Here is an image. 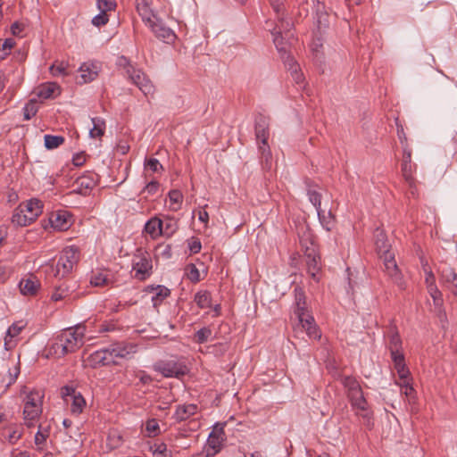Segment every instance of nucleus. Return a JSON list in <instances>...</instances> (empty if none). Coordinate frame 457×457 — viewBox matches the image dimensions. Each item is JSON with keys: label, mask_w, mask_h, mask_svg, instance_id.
<instances>
[{"label": "nucleus", "mask_w": 457, "mask_h": 457, "mask_svg": "<svg viewBox=\"0 0 457 457\" xmlns=\"http://www.w3.org/2000/svg\"><path fill=\"white\" fill-rule=\"evenodd\" d=\"M316 24L320 32L329 26V15L325 11L324 4L320 2H318L316 5Z\"/></svg>", "instance_id": "c85d7f7f"}, {"label": "nucleus", "mask_w": 457, "mask_h": 457, "mask_svg": "<svg viewBox=\"0 0 457 457\" xmlns=\"http://www.w3.org/2000/svg\"><path fill=\"white\" fill-rule=\"evenodd\" d=\"M93 128L89 130V136L92 138H98L104 136L105 130V122L100 118H92Z\"/></svg>", "instance_id": "4c0bfd02"}, {"label": "nucleus", "mask_w": 457, "mask_h": 457, "mask_svg": "<svg viewBox=\"0 0 457 457\" xmlns=\"http://www.w3.org/2000/svg\"><path fill=\"white\" fill-rule=\"evenodd\" d=\"M297 319L299 322L295 328L296 334L305 331L306 335L311 339L319 340L320 338L321 335L312 316L306 314Z\"/></svg>", "instance_id": "9d476101"}, {"label": "nucleus", "mask_w": 457, "mask_h": 457, "mask_svg": "<svg viewBox=\"0 0 457 457\" xmlns=\"http://www.w3.org/2000/svg\"><path fill=\"white\" fill-rule=\"evenodd\" d=\"M319 216V220L326 230L330 231L335 224L334 217L329 211L328 213L324 210H320V212H317Z\"/></svg>", "instance_id": "37998d69"}, {"label": "nucleus", "mask_w": 457, "mask_h": 457, "mask_svg": "<svg viewBox=\"0 0 457 457\" xmlns=\"http://www.w3.org/2000/svg\"><path fill=\"white\" fill-rule=\"evenodd\" d=\"M197 306L201 309L209 308L212 305L211 293L208 291H199L195 295L194 298Z\"/></svg>", "instance_id": "ea45409f"}, {"label": "nucleus", "mask_w": 457, "mask_h": 457, "mask_svg": "<svg viewBox=\"0 0 457 457\" xmlns=\"http://www.w3.org/2000/svg\"><path fill=\"white\" fill-rule=\"evenodd\" d=\"M127 73L132 83L135 84L145 96L154 94V86L142 71L129 66L127 68Z\"/></svg>", "instance_id": "6e6552de"}, {"label": "nucleus", "mask_w": 457, "mask_h": 457, "mask_svg": "<svg viewBox=\"0 0 457 457\" xmlns=\"http://www.w3.org/2000/svg\"><path fill=\"white\" fill-rule=\"evenodd\" d=\"M97 7L100 11V13L96 15L93 20V25L96 27L105 25L108 21L107 12L114 10L116 7V3L111 0H96Z\"/></svg>", "instance_id": "4468645a"}, {"label": "nucleus", "mask_w": 457, "mask_h": 457, "mask_svg": "<svg viewBox=\"0 0 457 457\" xmlns=\"http://www.w3.org/2000/svg\"><path fill=\"white\" fill-rule=\"evenodd\" d=\"M170 209L177 211L183 200V195L179 190L173 189L169 192Z\"/></svg>", "instance_id": "a18cd8bd"}, {"label": "nucleus", "mask_w": 457, "mask_h": 457, "mask_svg": "<svg viewBox=\"0 0 457 457\" xmlns=\"http://www.w3.org/2000/svg\"><path fill=\"white\" fill-rule=\"evenodd\" d=\"M49 221L53 228L58 231H65L71 226V219L66 212L52 213Z\"/></svg>", "instance_id": "a211bd4d"}, {"label": "nucleus", "mask_w": 457, "mask_h": 457, "mask_svg": "<svg viewBox=\"0 0 457 457\" xmlns=\"http://www.w3.org/2000/svg\"><path fill=\"white\" fill-rule=\"evenodd\" d=\"M305 262L307 265L308 273L315 278L316 273L320 269V257L317 253L314 247H306L304 252Z\"/></svg>", "instance_id": "dca6fc26"}, {"label": "nucleus", "mask_w": 457, "mask_h": 457, "mask_svg": "<svg viewBox=\"0 0 457 457\" xmlns=\"http://www.w3.org/2000/svg\"><path fill=\"white\" fill-rule=\"evenodd\" d=\"M43 211V204L40 200L32 198L26 203L21 204L15 209L12 222L17 226L25 227L33 222Z\"/></svg>", "instance_id": "f03ea898"}, {"label": "nucleus", "mask_w": 457, "mask_h": 457, "mask_svg": "<svg viewBox=\"0 0 457 457\" xmlns=\"http://www.w3.org/2000/svg\"><path fill=\"white\" fill-rule=\"evenodd\" d=\"M284 10L285 8L283 6L279 13L275 12L278 18V24L274 27V29L278 30L280 28L282 34L286 35V39L292 40L294 38V34L292 32L293 23L284 18Z\"/></svg>", "instance_id": "b1692460"}, {"label": "nucleus", "mask_w": 457, "mask_h": 457, "mask_svg": "<svg viewBox=\"0 0 457 457\" xmlns=\"http://www.w3.org/2000/svg\"><path fill=\"white\" fill-rule=\"evenodd\" d=\"M61 394L64 400L68 402L69 397L71 399L73 396L78 395V392H76L75 388L72 386H65L62 387Z\"/></svg>", "instance_id": "e2e57ef3"}, {"label": "nucleus", "mask_w": 457, "mask_h": 457, "mask_svg": "<svg viewBox=\"0 0 457 457\" xmlns=\"http://www.w3.org/2000/svg\"><path fill=\"white\" fill-rule=\"evenodd\" d=\"M85 327L76 326L63 329L58 337L62 343V349H65L69 353H72L79 350L84 345Z\"/></svg>", "instance_id": "20e7f679"}, {"label": "nucleus", "mask_w": 457, "mask_h": 457, "mask_svg": "<svg viewBox=\"0 0 457 457\" xmlns=\"http://www.w3.org/2000/svg\"><path fill=\"white\" fill-rule=\"evenodd\" d=\"M146 24L150 27L156 37L166 43L172 42L176 37L173 30L155 16H153L151 21H147Z\"/></svg>", "instance_id": "f8f14e48"}, {"label": "nucleus", "mask_w": 457, "mask_h": 457, "mask_svg": "<svg viewBox=\"0 0 457 457\" xmlns=\"http://www.w3.org/2000/svg\"><path fill=\"white\" fill-rule=\"evenodd\" d=\"M428 293L433 299L434 312L441 321H444L446 318L445 312L443 310V298L442 293L438 290L436 285H430L427 287Z\"/></svg>", "instance_id": "f3484780"}, {"label": "nucleus", "mask_w": 457, "mask_h": 457, "mask_svg": "<svg viewBox=\"0 0 457 457\" xmlns=\"http://www.w3.org/2000/svg\"><path fill=\"white\" fill-rule=\"evenodd\" d=\"M112 347L114 357L117 358H128L130 354L137 352V345L127 342H118L110 345Z\"/></svg>", "instance_id": "6ab92c4d"}, {"label": "nucleus", "mask_w": 457, "mask_h": 457, "mask_svg": "<svg viewBox=\"0 0 457 457\" xmlns=\"http://www.w3.org/2000/svg\"><path fill=\"white\" fill-rule=\"evenodd\" d=\"M395 124H396L397 137H398L399 141L403 148L405 145H409L407 136L404 132L403 126L399 122L398 119H396Z\"/></svg>", "instance_id": "13d9d810"}, {"label": "nucleus", "mask_w": 457, "mask_h": 457, "mask_svg": "<svg viewBox=\"0 0 457 457\" xmlns=\"http://www.w3.org/2000/svg\"><path fill=\"white\" fill-rule=\"evenodd\" d=\"M154 371L161 373L164 378H177L186 375L188 372L187 367L177 360H160L154 363Z\"/></svg>", "instance_id": "39448f33"}, {"label": "nucleus", "mask_w": 457, "mask_h": 457, "mask_svg": "<svg viewBox=\"0 0 457 457\" xmlns=\"http://www.w3.org/2000/svg\"><path fill=\"white\" fill-rule=\"evenodd\" d=\"M50 71L54 76H59V75H66V67L61 63L60 65H52L50 67Z\"/></svg>", "instance_id": "338daca9"}, {"label": "nucleus", "mask_w": 457, "mask_h": 457, "mask_svg": "<svg viewBox=\"0 0 457 457\" xmlns=\"http://www.w3.org/2000/svg\"><path fill=\"white\" fill-rule=\"evenodd\" d=\"M136 7L139 15L145 23L147 21H151L154 15L149 8L148 0H136Z\"/></svg>", "instance_id": "58836bf2"}, {"label": "nucleus", "mask_w": 457, "mask_h": 457, "mask_svg": "<svg viewBox=\"0 0 457 457\" xmlns=\"http://www.w3.org/2000/svg\"><path fill=\"white\" fill-rule=\"evenodd\" d=\"M62 346H63V345L57 336L50 347V353L59 358L69 354V352H66L65 349L62 348Z\"/></svg>", "instance_id": "3c124183"}, {"label": "nucleus", "mask_w": 457, "mask_h": 457, "mask_svg": "<svg viewBox=\"0 0 457 457\" xmlns=\"http://www.w3.org/2000/svg\"><path fill=\"white\" fill-rule=\"evenodd\" d=\"M60 93V87L54 82L42 84L36 90V94L40 99L54 98Z\"/></svg>", "instance_id": "4be33fe9"}, {"label": "nucleus", "mask_w": 457, "mask_h": 457, "mask_svg": "<svg viewBox=\"0 0 457 457\" xmlns=\"http://www.w3.org/2000/svg\"><path fill=\"white\" fill-rule=\"evenodd\" d=\"M96 174L87 173L79 177L73 183L72 193L81 195H87L91 190L96 186Z\"/></svg>", "instance_id": "ddd939ff"}, {"label": "nucleus", "mask_w": 457, "mask_h": 457, "mask_svg": "<svg viewBox=\"0 0 457 457\" xmlns=\"http://www.w3.org/2000/svg\"><path fill=\"white\" fill-rule=\"evenodd\" d=\"M40 284L35 277L21 279L20 282L21 293L24 295H34L37 292Z\"/></svg>", "instance_id": "cd10ccee"}, {"label": "nucleus", "mask_w": 457, "mask_h": 457, "mask_svg": "<svg viewBox=\"0 0 457 457\" xmlns=\"http://www.w3.org/2000/svg\"><path fill=\"white\" fill-rule=\"evenodd\" d=\"M152 262L147 258H141L137 262L133 263L134 277L138 280H145L150 276Z\"/></svg>", "instance_id": "412c9836"}, {"label": "nucleus", "mask_w": 457, "mask_h": 457, "mask_svg": "<svg viewBox=\"0 0 457 457\" xmlns=\"http://www.w3.org/2000/svg\"><path fill=\"white\" fill-rule=\"evenodd\" d=\"M391 358L394 362L395 369L397 371L399 379L401 381H406L407 379H409L410 371L409 369L406 367L403 353H397L395 356H391Z\"/></svg>", "instance_id": "393cba45"}, {"label": "nucleus", "mask_w": 457, "mask_h": 457, "mask_svg": "<svg viewBox=\"0 0 457 457\" xmlns=\"http://www.w3.org/2000/svg\"><path fill=\"white\" fill-rule=\"evenodd\" d=\"M271 34L273 35V42L276 46V48L279 53L282 54V57L287 54L288 46L291 44V40L286 39V35L282 34V30L279 28L278 30L277 29H273L271 30Z\"/></svg>", "instance_id": "5701e85b"}, {"label": "nucleus", "mask_w": 457, "mask_h": 457, "mask_svg": "<svg viewBox=\"0 0 457 457\" xmlns=\"http://www.w3.org/2000/svg\"><path fill=\"white\" fill-rule=\"evenodd\" d=\"M295 314L297 318L308 314L306 312L305 294L303 288L300 287H295Z\"/></svg>", "instance_id": "bb28decb"}, {"label": "nucleus", "mask_w": 457, "mask_h": 457, "mask_svg": "<svg viewBox=\"0 0 457 457\" xmlns=\"http://www.w3.org/2000/svg\"><path fill=\"white\" fill-rule=\"evenodd\" d=\"M352 405L361 411H367L368 408V403L366 399L364 398L363 395L357 398L356 400H353L351 402Z\"/></svg>", "instance_id": "0e129e2a"}, {"label": "nucleus", "mask_w": 457, "mask_h": 457, "mask_svg": "<svg viewBox=\"0 0 457 457\" xmlns=\"http://www.w3.org/2000/svg\"><path fill=\"white\" fill-rule=\"evenodd\" d=\"M41 413V406H24L23 415L25 424L30 428L34 426V421L38 418Z\"/></svg>", "instance_id": "f704fd0d"}, {"label": "nucleus", "mask_w": 457, "mask_h": 457, "mask_svg": "<svg viewBox=\"0 0 457 457\" xmlns=\"http://www.w3.org/2000/svg\"><path fill=\"white\" fill-rule=\"evenodd\" d=\"M225 440V432L223 427L216 426L210 433L207 439L205 450L206 457H214L222 448V443Z\"/></svg>", "instance_id": "1a4fd4ad"}, {"label": "nucleus", "mask_w": 457, "mask_h": 457, "mask_svg": "<svg viewBox=\"0 0 457 457\" xmlns=\"http://www.w3.org/2000/svg\"><path fill=\"white\" fill-rule=\"evenodd\" d=\"M151 451L155 457H168L170 452L168 451L167 445L164 443L154 444L151 446Z\"/></svg>", "instance_id": "5fc2aeb1"}, {"label": "nucleus", "mask_w": 457, "mask_h": 457, "mask_svg": "<svg viewBox=\"0 0 457 457\" xmlns=\"http://www.w3.org/2000/svg\"><path fill=\"white\" fill-rule=\"evenodd\" d=\"M188 247L193 253H197L201 251L202 245L198 238L192 237L188 243Z\"/></svg>", "instance_id": "69168bd1"}, {"label": "nucleus", "mask_w": 457, "mask_h": 457, "mask_svg": "<svg viewBox=\"0 0 457 457\" xmlns=\"http://www.w3.org/2000/svg\"><path fill=\"white\" fill-rule=\"evenodd\" d=\"M39 399H40V396H39L38 393L31 392L30 394H29L26 396V402H25L24 406H29V408L31 406H38V405H40Z\"/></svg>", "instance_id": "052dcab7"}, {"label": "nucleus", "mask_w": 457, "mask_h": 457, "mask_svg": "<svg viewBox=\"0 0 457 457\" xmlns=\"http://www.w3.org/2000/svg\"><path fill=\"white\" fill-rule=\"evenodd\" d=\"M310 202L314 205L317 212L321 209V195L314 189L309 188L307 191Z\"/></svg>", "instance_id": "09e8293b"}, {"label": "nucleus", "mask_w": 457, "mask_h": 457, "mask_svg": "<svg viewBox=\"0 0 457 457\" xmlns=\"http://www.w3.org/2000/svg\"><path fill=\"white\" fill-rule=\"evenodd\" d=\"M381 258L383 259L386 274L389 277L393 283L396 284L401 289H403V276L400 270L398 269L394 253H386L385 256H381Z\"/></svg>", "instance_id": "9b49d317"}, {"label": "nucleus", "mask_w": 457, "mask_h": 457, "mask_svg": "<svg viewBox=\"0 0 457 457\" xmlns=\"http://www.w3.org/2000/svg\"><path fill=\"white\" fill-rule=\"evenodd\" d=\"M341 382L344 385L345 388L347 390V393L360 387L359 382L355 378L351 376H345L341 378Z\"/></svg>", "instance_id": "6e6d98bb"}, {"label": "nucleus", "mask_w": 457, "mask_h": 457, "mask_svg": "<svg viewBox=\"0 0 457 457\" xmlns=\"http://www.w3.org/2000/svg\"><path fill=\"white\" fill-rule=\"evenodd\" d=\"M14 46V41L12 38H6L4 42L0 45V59H4L8 54V51Z\"/></svg>", "instance_id": "bf43d9fd"}, {"label": "nucleus", "mask_w": 457, "mask_h": 457, "mask_svg": "<svg viewBox=\"0 0 457 457\" xmlns=\"http://www.w3.org/2000/svg\"><path fill=\"white\" fill-rule=\"evenodd\" d=\"M76 282L72 280H65L60 285H56L54 287V291L51 296V299L55 302L64 300L70 297L72 293L76 291Z\"/></svg>", "instance_id": "2eb2a0df"}, {"label": "nucleus", "mask_w": 457, "mask_h": 457, "mask_svg": "<svg viewBox=\"0 0 457 457\" xmlns=\"http://www.w3.org/2000/svg\"><path fill=\"white\" fill-rule=\"evenodd\" d=\"M37 112V102L35 99H30L23 108L24 120H29L36 115Z\"/></svg>", "instance_id": "de8ad7c7"}, {"label": "nucleus", "mask_w": 457, "mask_h": 457, "mask_svg": "<svg viewBox=\"0 0 457 457\" xmlns=\"http://www.w3.org/2000/svg\"><path fill=\"white\" fill-rule=\"evenodd\" d=\"M22 430L17 425H10L4 428L1 431V436L10 444H15L21 436Z\"/></svg>", "instance_id": "2f4dec72"}, {"label": "nucleus", "mask_w": 457, "mask_h": 457, "mask_svg": "<svg viewBox=\"0 0 457 457\" xmlns=\"http://www.w3.org/2000/svg\"><path fill=\"white\" fill-rule=\"evenodd\" d=\"M145 428L150 434L156 435L159 430V425L155 420H151L146 422Z\"/></svg>", "instance_id": "774afa93"}, {"label": "nucleus", "mask_w": 457, "mask_h": 457, "mask_svg": "<svg viewBox=\"0 0 457 457\" xmlns=\"http://www.w3.org/2000/svg\"><path fill=\"white\" fill-rule=\"evenodd\" d=\"M197 410V405L193 403L178 405L176 411L174 413V419L178 422L184 421L189 419L191 416L195 415Z\"/></svg>", "instance_id": "a878e982"}, {"label": "nucleus", "mask_w": 457, "mask_h": 457, "mask_svg": "<svg viewBox=\"0 0 457 457\" xmlns=\"http://www.w3.org/2000/svg\"><path fill=\"white\" fill-rule=\"evenodd\" d=\"M441 283L457 296V257L439 267Z\"/></svg>", "instance_id": "0eeeda50"}, {"label": "nucleus", "mask_w": 457, "mask_h": 457, "mask_svg": "<svg viewBox=\"0 0 457 457\" xmlns=\"http://www.w3.org/2000/svg\"><path fill=\"white\" fill-rule=\"evenodd\" d=\"M285 64L287 67V69L290 71L292 79L294 81L298 84L302 85L304 81L303 74L300 71L298 64L295 62L294 58L290 55H287L285 60Z\"/></svg>", "instance_id": "473e14b6"}, {"label": "nucleus", "mask_w": 457, "mask_h": 457, "mask_svg": "<svg viewBox=\"0 0 457 457\" xmlns=\"http://www.w3.org/2000/svg\"><path fill=\"white\" fill-rule=\"evenodd\" d=\"M112 283L111 279L108 278V275L104 271L98 270L93 272L90 278V284L94 287H104L108 286Z\"/></svg>", "instance_id": "a19ab883"}, {"label": "nucleus", "mask_w": 457, "mask_h": 457, "mask_svg": "<svg viewBox=\"0 0 457 457\" xmlns=\"http://www.w3.org/2000/svg\"><path fill=\"white\" fill-rule=\"evenodd\" d=\"M388 338L391 356H395L397 353H403L401 352L402 339L400 337L396 326L393 323H391L388 328Z\"/></svg>", "instance_id": "aec40b11"}, {"label": "nucleus", "mask_w": 457, "mask_h": 457, "mask_svg": "<svg viewBox=\"0 0 457 457\" xmlns=\"http://www.w3.org/2000/svg\"><path fill=\"white\" fill-rule=\"evenodd\" d=\"M80 78L82 83H87L94 80L97 77V70L95 65H88L84 63L80 68Z\"/></svg>", "instance_id": "e433bc0d"}, {"label": "nucleus", "mask_w": 457, "mask_h": 457, "mask_svg": "<svg viewBox=\"0 0 457 457\" xmlns=\"http://www.w3.org/2000/svg\"><path fill=\"white\" fill-rule=\"evenodd\" d=\"M44 140L45 146L47 149H54L64 142V137L62 136L46 135Z\"/></svg>", "instance_id": "49530a36"}, {"label": "nucleus", "mask_w": 457, "mask_h": 457, "mask_svg": "<svg viewBox=\"0 0 457 457\" xmlns=\"http://www.w3.org/2000/svg\"><path fill=\"white\" fill-rule=\"evenodd\" d=\"M186 275L191 282L196 283L200 281V272L196 266L193 263H189L187 265Z\"/></svg>", "instance_id": "603ef678"}, {"label": "nucleus", "mask_w": 457, "mask_h": 457, "mask_svg": "<svg viewBox=\"0 0 457 457\" xmlns=\"http://www.w3.org/2000/svg\"><path fill=\"white\" fill-rule=\"evenodd\" d=\"M177 229H178V224L175 220L167 219L165 220H162V235L170 237L177 231Z\"/></svg>", "instance_id": "c03bdc74"}, {"label": "nucleus", "mask_w": 457, "mask_h": 457, "mask_svg": "<svg viewBox=\"0 0 457 457\" xmlns=\"http://www.w3.org/2000/svg\"><path fill=\"white\" fill-rule=\"evenodd\" d=\"M160 184L156 180H152L146 184L145 188L142 190V194L147 193L148 195H154L157 193Z\"/></svg>", "instance_id": "680f3d73"}, {"label": "nucleus", "mask_w": 457, "mask_h": 457, "mask_svg": "<svg viewBox=\"0 0 457 457\" xmlns=\"http://www.w3.org/2000/svg\"><path fill=\"white\" fill-rule=\"evenodd\" d=\"M149 292H154V295L152 296V302L154 307L157 308L162 302L170 295V291L164 286L158 285L156 287H148Z\"/></svg>", "instance_id": "7c9ffc66"}, {"label": "nucleus", "mask_w": 457, "mask_h": 457, "mask_svg": "<svg viewBox=\"0 0 457 457\" xmlns=\"http://www.w3.org/2000/svg\"><path fill=\"white\" fill-rule=\"evenodd\" d=\"M79 250L77 246H67L62 250L56 264H47L44 272L46 276L60 278H64L70 274L77 265L79 261Z\"/></svg>", "instance_id": "f257e3e1"}, {"label": "nucleus", "mask_w": 457, "mask_h": 457, "mask_svg": "<svg viewBox=\"0 0 457 457\" xmlns=\"http://www.w3.org/2000/svg\"><path fill=\"white\" fill-rule=\"evenodd\" d=\"M416 168V164L411 162V149L409 145H405L403 150L401 171L405 182L409 186L410 192L412 195H415L417 190V181L413 177V173L415 172Z\"/></svg>", "instance_id": "423d86ee"}, {"label": "nucleus", "mask_w": 457, "mask_h": 457, "mask_svg": "<svg viewBox=\"0 0 457 457\" xmlns=\"http://www.w3.org/2000/svg\"><path fill=\"white\" fill-rule=\"evenodd\" d=\"M254 133L257 143L259 144L258 148L261 154V159L268 164L271 159V153L270 145H268L270 137V119L268 117L263 114H258L255 117Z\"/></svg>", "instance_id": "7ed1b4c3"}, {"label": "nucleus", "mask_w": 457, "mask_h": 457, "mask_svg": "<svg viewBox=\"0 0 457 457\" xmlns=\"http://www.w3.org/2000/svg\"><path fill=\"white\" fill-rule=\"evenodd\" d=\"M162 220L159 218H152L150 219L145 225V230L153 238L157 237L162 235Z\"/></svg>", "instance_id": "72a5a7b5"}, {"label": "nucleus", "mask_w": 457, "mask_h": 457, "mask_svg": "<svg viewBox=\"0 0 457 457\" xmlns=\"http://www.w3.org/2000/svg\"><path fill=\"white\" fill-rule=\"evenodd\" d=\"M110 360L105 357V353L102 349L92 353L88 357V361L94 368L97 366H109Z\"/></svg>", "instance_id": "c9c22d12"}, {"label": "nucleus", "mask_w": 457, "mask_h": 457, "mask_svg": "<svg viewBox=\"0 0 457 457\" xmlns=\"http://www.w3.org/2000/svg\"><path fill=\"white\" fill-rule=\"evenodd\" d=\"M25 324L22 321L13 323L6 331L5 344H7V337L12 338L17 337L24 328Z\"/></svg>", "instance_id": "864d4df0"}, {"label": "nucleus", "mask_w": 457, "mask_h": 457, "mask_svg": "<svg viewBox=\"0 0 457 457\" xmlns=\"http://www.w3.org/2000/svg\"><path fill=\"white\" fill-rule=\"evenodd\" d=\"M145 168L150 170L153 172H159L163 170L162 165L155 158L145 159Z\"/></svg>", "instance_id": "4d7b16f0"}, {"label": "nucleus", "mask_w": 457, "mask_h": 457, "mask_svg": "<svg viewBox=\"0 0 457 457\" xmlns=\"http://www.w3.org/2000/svg\"><path fill=\"white\" fill-rule=\"evenodd\" d=\"M86 401L80 393L71 398V411L72 414L79 415L83 411Z\"/></svg>", "instance_id": "79ce46f5"}, {"label": "nucleus", "mask_w": 457, "mask_h": 457, "mask_svg": "<svg viewBox=\"0 0 457 457\" xmlns=\"http://www.w3.org/2000/svg\"><path fill=\"white\" fill-rule=\"evenodd\" d=\"M211 335V328L204 327L195 332L194 336V340L197 344H204L208 341Z\"/></svg>", "instance_id": "8fccbe9b"}, {"label": "nucleus", "mask_w": 457, "mask_h": 457, "mask_svg": "<svg viewBox=\"0 0 457 457\" xmlns=\"http://www.w3.org/2000/svg\"><path fill=\"white\" fill-rule=\"evenodd\" d=\"M375 238L378 253L381 254V256H385L386 253H392L390 252V244L383 230L378 228L375 233Z\"/></svg>", "instance_id": "c756f323"}]
</instances>
